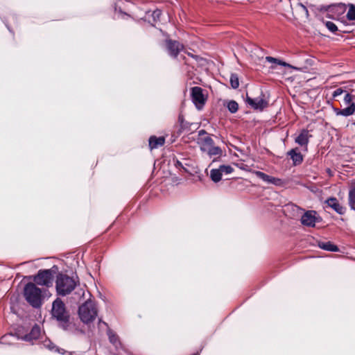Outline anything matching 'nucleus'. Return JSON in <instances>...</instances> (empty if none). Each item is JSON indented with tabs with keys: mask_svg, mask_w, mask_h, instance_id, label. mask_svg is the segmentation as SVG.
<instances>
[{
	"mask_svg": "<svg viewBox=\"0 0 355 355\" xmlns=\"http://www.w3.org/2000/svg\"><path fill=\"white\" fill-rule=\"evenodd\" d=\"M51 316L56 320L58 327L68 334L78 336L85 334L84 330L71 320L70 314L61 299L57 298L53 301Z\"/></svg>",
	"mask_w": 355,
	"mask_h": 355,
	"instance_id": "nucleus-1",
	"label": "nucleus"
},
{
	"mask_svg": "<svg viewBox=\"0 0 355 355\" xmlns=\"http://www.w3.org/2000/svg\"><path fill=\"white\" fill-rule=\"evenodd\" d=\"M24 296L32 307L39 309L42 306L43 301L42 290L35 284L28 282L24 286Z\"/></svg>",
	"mask_w": 355,
	"mask_h": 355,
	"instance_id": "nucleus-2",
	"label": "nucleus"
},
{
	"mask_svg": "<svg viewBox=\"0 0 355 355\" xmlns=\"http://www.w3.org/2000/svg\"><path fill=\"white\" fill-rule=\"evenodd\" d=\"M77 282L69 275L59 272L56 276L55 289L57 294L66 296L71 293L76 288Z\"/></svg>",
	"mask_w": 355,
	"mask_h": 355,
	"instance_id": "nucleus-3",
	"label": "nucleus"
},
{
	"mask_svg": "<svg viewBox=\"0 0 355 355\" xmlns=\"http://www.w3.org/2000/svg\"><path fill=\"white\" fill-rule=\"evenodd\" d=\"M98 315L95 304L92 301H86L78 308V315L80 320L87 324L93 322Z\"/></svg>",
	"mask_w": 355,
	"mask_h": 355,
	"instance_id": "nucleus-4",
	"label": "nucleus"
},
{
	"mask_svg": "<svg viewBox=\"0 0 355 355\" xmlns=\"http://www.w3.org/2000/svg\"><path fill=\"white\" fill-rule=\"evenodd\" d=\"M103 327L107 328V335L108 336L109 341L115 347L116 350L119 351L121 349L127 355H130L129 352L122 345L118 335L109 327L107 323L103 321L101 318L98 319V328L101 330Z\"/></svg>",
	"mask_w": 355,
	"mask_h": 355,
	"instance_id": "nucleus-5",
	"label": "nucleus"
},
{
	"mask_svg": "<svg viewBox=\"0 0 355 355\" xmlns=\"http://www.w3.org/2000/svg\"><path fill=\"white\" fill-rule=\"evenodd\" d=\"M34 284L50 287L52 286L53 275L51 269H41L33 277Z\"/></svg>",
	"mask_w": 355,
	"mask_h": 355,
	"instance_id": "nucleus-6",
	"label": "nucleus"
},
{
	"mask_svg": "<svg viewBox=\"0 0 355 355\" xmlns=\"http://www.w3.org/2000/svg\"><path fill=\"white\" fill-rule=\"evenodd\" d=\"M354 95L346 92L344 96V103L348 105V107L344 109L334 108V111L337 116H349L355 112V103L352 101Z\"/></svg>",
	"mask_w": 355,
	"mask_h": 355,
	"instance_id": "nucleus-7",
	"label": "nucleus"
},
{
	"mask_svg": "<svg viewBox=\"0 0 355 355\" xmlns=\"http://www.w3.org/2000/svg\"><path fill=\"white\" fill-rule=\"evenodd\" d=\"M191 97L192 102L198 110L202 109L207 101V98L203 94V89L198 86L191 87Z\"/></svg>",
	"mask_w": 355,
	"mask_h": 355,
	"instance_id": "nucleus-8",
	"label": "nucleus"
},
{
	"mask_svg": "<svg viewBox=\"0 0 355 355\" xmlns=\"http://www.w3.org/2000/svg\"><path fill=\"white\" fill-rule=\"evenodd\" d=\"M165 42L168 53L171 57L176 58L180 51L183 49V45L176 40L167 39Z\"/></svg>",
	"mask_w": 355,
	"mask_h": 355,
	"instance_id": "nucleus-9",
	"label": "nucleus"
},
{
	"mask_svg": "<svg viewBox=\"0 0 355 355\" xmlns=\"http://www.w3.org/2000/svg\"><path fill=\"white\" fill-rule=\"evenodd\" d=\"M317 212L313 210H309L304 213L301 217V223L307 227H315L318 218L316 217Z\"/></svg>",
	"mask_w": 355,
	"mask_h": 355,
	"instance_id": "nucleus-10",
	"label": "nucleus"
},
{
	"mask_svg": "<svg viewBox=\"0 0 355 355\" xmlns=\"http://www.w3.org/2000/svg\"><path fill=\"white\" fill-rule=\"evenodd\" d=\"M40 336V327L37 324H35L30 332L24 335V336H17L18 340H24L26 342L32 343L33 340H35L39 338Z\"/></svg>",
	"mask_w": 355,
	"mask_h": 355,
	"instance_id": "nucleus-11",
	"label": "nucleus"
},
{
	"mask_svg": "<svg viewBox=\"0 0 355 355\" xmlns=\"http://www.w3.org/2000/svg\"><path fill=\"white\" fill-rule=\"evenodd\" d=\"M324 204L328 207L333 209L336 213L340 215H343L346 211V208L342 206L337 198L334 197H330L324 201Z\"/></svg>",
	"mask_w": 355,
	"mask_h": 355,
	"instance_id": "nucleus-12",
	"label": "nucleus"
},
{
	"mask_svg": "<svg viewBox=\"0 0 355 355\" xmlns=\"http://www.w3.org/2000/svg\"><path fill=\"white\" fill-rule=\"evenodd\" d=\"M246 102L254 110H263L268 105V101L262 98H250L247 96Z\"/></svg>",
	"mask_w": 355,
	"mask_h": 355,
	"instance_id": "nucleus-13",
	"label": "nucleus"
},
{
	"mask_svg": "<svg viewBox=\"0 0 355 355\" xmlns=\"http://www.w3.org/2000/svg\"><path fill=\"white\" fill-rule=\"evenodd\" d=\"M311 137L312 136L309 135L308 130L302 129L299 135L295 138V141L301 146H305L307 147L309 142V138Z\"/></svg>",
	"mask_w": 355,
	"mask_h": 355,
	"instance_id": "nucleus-14",
	"label": "nucleus"
},
{
	"mask_svg": "<svg viewBox=\"0 0 355 355\" xmlns=\"http://www.w3.org/2000/svg\"><path fill=\"white\" fill-rule=\"evenodd\" d=\"M287 155L291 157L293 161V164L294 166L300 165L302 163L304 157L297 148H292L290 150Z\"/></svg>",
	"mask_w": 355,
	"mask_h": 355,
	"instance_id": "nucleus-15",
	"label": "nucleus"
},
{
	"mask_svg": "<svg viewBox=\"0 0 355 355\" xmlns=\"http://www.w3.org/2000/svg\"><path fill=\"white\" fill-rule=\"evenodd\" d=\"M164 143L165 138L164 137H157L156 136H151L148 139V146L151 150L164 146Z\"/></svg>",
	"mask_w": 355,
	"mask_h": 355,
	"instance_id": "nucleus-16",
	"label": "nucleus"
},
{
	"mask_svg": "<svg viewBox=\"0 0 355 355\" xmlns=\"http://www.w3.org/2000/svg\"><path fill=\"white\" fill-rule=\"evenodd\" d=\"M266 60L268 62L275 63L279 66L293 69L294 70L297 71H300V69L299 67L293 66V65L290 64L289 63H287L285 61L278 59V58H273L271 56H267V57H266Z\"/></svg>",
	"mask_w": 355,
	"mask_h": 355,
	"instance_id": "nucleus-17",
	"label": "nucleus"
},
{
	"mask_svg": "<svg viewBox=\"0 0 355 355\" xmlns=\"http://www.w3.org/2000/svg\"><path fill=\"white\" fill-rule=\"evenodd\" d=\"M318 246L320 249H322L326 251L334 252H339L338 247L336 245L334 244L331 241L324 242V241H320L318 242Z\"/></svg>",
	"mask_w": 355,
	"mask_h": 355,
	"instance_id": "nucleus-18",
	"label": "nucleus"
},
{
	"mask_svg": "<svg viewBox=\"0 0 355 355\" xmlns=\"http://www.w3.org/2000/svg\"><path fill=\"white\" fill-rule=\"evenodd\" d=\"M223 172L221 171L220 167L218 168H213L210 171V179L214 183H218L222 179Z\"/></svg>",
	"mask_w": 355,
	"mask_h": 355,
	"instance_id": "nucleus-19",
	"label": "nucleus"
},
{
	"mask_svg": "<svg viewBox=\"0 0 355 355\" xmlns=\"http://www.w3.org/2000/svg\"><path fill=\"white\" fill-rule=\"evenodd\" d=\"M348 203L351 209L355 211V187L350 188L349 191Z\"/></svg>",
	"mask_w": 355,
	"mask_h": 355,
	"instance_id": "nucleus-20",
	"label": "nucleus"
},
{
	"mask_svg": "<svg viewBox=\"0 0 355 355\" xmlns=\"http://www.w3.org/2000/svg\"><path fill=\"white\" fill-rule=\"evenodd\" d=\"M226 107L230 112L232 114L236 113L239 109V104L234 100H230L227 102Z\"/></svg>",
	"mask_w": 355,
	"mask_h": 355,
	"instance_id": "nucleus-21",
	"label": "nucleus"
},
{
	"mask_svg": "<svg viewBox=\"0 0 355 355\" xmlns=\"http://www.w3.org/2000/svg\"><path fill=\"white\" fill-rule=\"evenodd\" d=\"M223 153L221 148L219 146H214L210 147L207 150V154L211 157L214 155H219L220 156Z\"/></svg>",
	"mask_w": 355,
	"mask_h": 355,
	"instance_id": "nucleus-22",
	"label": "nucleus"
},
{
	"mask_svg": "<svg viewBox=\"0 0 355 355\" xmlns=\"http://www.w3.org/2000/svg\"><path fill=\"white\" fill-rule=\"evenodd\" d=\"M230 83L232 89H237L239 86V76L236 73H232L230 78Z\"/></svg>",
	"mask_w": 355,
	"mask_h": 355,
	"instance_id": "nucleus-23",
	"label": "nucleus"
},
{
	"mask_svg": "<svg viewBox=\"0 0 355 355\" xmlns=\"http://www.w3.org/2000/svg\"><path fill=\"white\" fill-rule=\"evenodd\" d=\"M347 18L349 21H355V5H349V10L347 13Z\"/></svg>",
	"mask_w": 355,
	"mask_h": 355,
	"instance_id": "nucleus-24",
	"label": "nucleus"
},
{
	"mask_svg": "<svg viewBox=\"0 0 355 355\" xmlns=\"http://www.w3.org/2000/svg\"><path fill=\"white\" fill-rule=\"evenodd\" d=\"M326 28L331 33H335L339 31L338 26L332 21H324Z\"/></svg>",
	"mask_w": 355,
	"mask_h": 355,
	"instance_id": "nucleus-25",
	"label": "nucleus"
},
{
	"mask_svg": "<svg viewBox=\"0 0 355 355\" xmlns=\"http://www.w3.org/2000/svg\"><path fill=\"white\" fill-rule=\"evenodd\" d=\"M254 174L256 175V176L257 178H260L261 180H262L263 182H265L266 183H268V182L270 181V176L266 174L265 173H263L262 171H256L254 172Z\"/></svg>",
	"mask_w": 355,
	"mask_h": 355,
	"instance_id": "nucleus-26",
	"label": "nucleus"
},
{
	"mask_svg": "<svg viewBox=\"0 0 355 355\" xmlns=\"http://www.w3.org/2000/svg\"><path fill=\"white\" fill-rule=\"evenodd\" d=\"M178 122L180 123L181 130L189 128V123L184 120V118L182 115H179Z\"/></svg>",
	"mask_w": 355,
	"mask_h": 355,
	"instance_id": "nucleus-27",
	"label": "nucleus"
},
{
	"mask_svg": "<svg viewBox=\"0 0 355 355\" xmlns=\"http://www.w3.org/2000/svg\"><path fill=\"white\" fill-rule=\"evenodd\" d=\"M219 167L223 173L225 174H230L234 171V168L230 165L223 164L220 165Z\"/></svg>",
	"mask_w": 355,
	"mask_h": 355,
	"instance_id": "nucleus-28",
	"label": "nucleus"
},
{
	"mask_svg": "<svg viewBox=\"0 0 355 355\" xmlns=\"http://www.w3.org/2000/svg\"><path fill=\"white\" fill-rule=\"evenodd\" d=\"M202 143L210 147H212L213 146H214V141L213 140V139L209 137V136H207L206 137H205L203 139H202Z\"/></svg>",
	"mask_w": 355,
	"mask_h": 355,
	"instance_id": "nucleus-29",
	"label": "nucleus"
},
{
	"mask_svg": "<svg viewBox=\"0 0 355 355\" xmlns=\"http://www.w3.org/2000/svg\"><path fill=\"white\" fill-rule=\"evenodd\" d=\"M162 15V11L159 9H156L153 12H152V17L153 19V21H159V18H160V16Z\"/></svg>",
	"mask_w": 355,
	"mask_h": 355,
	"instance_id": "nucleus-30",
	"label": "nucleus"
},
{
	"mask_svg": "<svg viewBox=\"0 0 355 355\" xmlns=\"http://www.w3.org/2000/svg\"><path fill=\"white\" fill-rule=\"evenodd\" d=\"M347 92L344 90L342 87H338L336 90L334 91L332 94L333 98H336L339 96H340L343 93H346Z\"/></svg>",
	"mask_w": 355,
	"mask_h": 355,
	"instance_id": "nucleus-31",
	"label": "nucleus"
},
{
	"mask_svg": "<svg viewBox=\"0 0 355 355\" xmlns=\"http://www.w3.org/2000/svg\"><path fill=\"white\" fill-rule=\"evenodd\" d=\"M282 182V180L277 178L272 177L270 176V181L268 182V184H272L274 185H279Z\"/></svg>",
	"mask_w": 355,
	"mask_h": 355,
	"instance_id": "nucleus-32",
	"label": "nucleus"
},
{
	"mask_svg": "<svg viewBox=\"0 0 355 355\" xmlns=\"http://www.w3.org/2000/svg\"><path fill=\"white\" fill-rule=\"evenodd\" d=\"M44 345L51 351H55L57 347V346L51 341H49L48 343L44 344Z\"/></svg>",
	"mask_w": 355,
	"mask_h": 355,
	"instance_id": "nucleus-33",
	"label": "nucleus"
},
{
	"mask_svg": "<svg viewBox=\"0 0 355 355\" xmlns=\"http://www.w3.org/2000/svg\"><path fill=\"white\" fill-rule=\"evenodd\" d=\"M55 352H58L59 354H67V355H73V353L72 352H67L66 350H64V349H62V348H60L58 347H56Z\"/></svg>",
	"mask_w": 355,
	"mask_h": 355,
	"instance_id": "nucleus-34",
	"label": "nucleus"
},
{
	"mask_svg": "<svg viewBox=\"0 0 355 355\" xmlns=\"http://www.w3.org/2000/svg\"><path fill=\"white\" fill-rule=\"evenodd\" d=\"M174 161V165L178 168H183L184 171H187V169L183 166L181 162H180L178 159L173 160Z\"/></svg>",
	"mask_w": 355,
	"mask_h": 355,
	"instance_id": "nucleus-35",
	"label": "nucleus"
},
{
	"mask_svg": "<svg viewBox=\"0 0 355 355\" xmlns=\"http://www.w3.org/2000/svg\"><path fill=\"white\" fill-rule=\"evenodd\" d=\"M287 207H291V209L293 210V211H298V210H300V211H302L303 209H301L300 207L294 205V204H291V205H287Z\"/></svg>",
	"mask_w": 355,
	"mask_h": 355,
	"instance_id": "nucleus-36",
	"label": "nucleus"
},
{
	"mask_svg": "<svg viewBox=\"0 0 355 355\" xmlns=\"http://www.w3.org/2000/svg\"><path fill=\"white\" fill-rule=\"evenodd\" d=\"M207 134V132L206 130H199L198 132V135L200 136V135H206Z\"/></svg>",
	"mask_w": 355,
	"mask_h": 355,
	"instance_id": "nucleus-37",
	"label": "nucleus"
},
{
	"mask_svg": "<svg viewBox=\"0 0 355 355\" xmlns=\"http://www.w3.org/2000/svg\"><path fill=\"white\" fill-rule=\"evenodd\" d=\"M200 150H201L202 152H206V151H207V149H206L204 146H200Z\"/></svg>",
	"mask_w": 355,
	"mask_h": 355,
	"instance_id": "nucleus-38",
	"label": "nucleus"
},
{
	"mask_svg": "<svg viewBox=\"0 0 355 355\" xmlns=\"http://www.w3.org/2000/svg\"><path fill=\"white\" fill-rule=\"evenodd\" d=\"M119 12L124 15H128L125 12H123L121 8L119 9Z\"/></svg>",
	"mask_w": 355,
	"mask_h": 355,
	"instance_id": "nucleus-39",
	"label": "nucleus"
},
{
	"mask_svg": "<svg viewBox=\"0 0 355 355\" xmlns=\"http://www.w3.org/2000/svg\"><path fill=\"white\" fill-rule=\"evenodd\" d=\"M6 26L7 28L8 29V31H9L10 33H12V31H11V29L10 28L9 26H8V25H7V24H6Z\"/></svg>",
	"mask_w": 355,
	"mask_h": 355,
	"instance_id": "nucleus-40",
	"label": "nucleus"
},
{
	"mask_svg": "<svg viewBox=\"0 0 355 355\" xmlns=\"http://www.w3.org/2000/svg\"><path fill=\"white\" fill-rule=\"evenodd\" d=\"M193 355H199V354L198 353H196V354H193Z\"/></svg>",
	"mask_w": 355,
	"mask_h": 355,
	"instance_id": "nucleus-41",
	"label": "nucleus"
},
{
	"mask_svg": "<svg viewBox=\"0 0 355 355\" xmlns=\"http://www.w3.org/2000/svg\"><path fill=\"white\" fill-rule=\"evenodd\" d=\"M117 355H120V352H118Z\"/></svg>",
	"mask_w": 355,
	"mask_h": 355,
	"instance_id": "nucleus-42",
	"label": "nucleus"
},
{
	"mask_svg": "<svg viewBox=\"0 0 355 355\" xmlns=\"http://www.w3.org/2000/svg\"><path fill=\"white\" fill-rule=\"evenodd\" d=\"M354 97H355V94H354Z\"/></svg>",
	"mask_w": 355,
	"mask_h": 355,
	"instance_id": "nucleus-43",
	"label": "nucleus"
}]
</instances>
